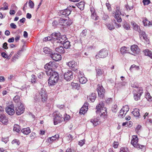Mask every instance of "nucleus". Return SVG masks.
Listing matches in <instances>:
<instances>
[{
	"instance_id": "nucleus-35",
	"label": "nucleus",
	"mask_w": 152,
	"mask_h": 152,
	"mask_svg": "<svg viewBox=\"0 0 152 152\" xmlns=\"http://www.w3.org/2000/svg\"><path fill=\"white\" fill-rule=\"evenodd\" d=\"M144 52L145 55L148 56L151 58H152V53L151 51L148 49H146L144 50Z\"/></svg>"
},
{
	"instance_id": "nucleus-63",
	"label": "nucleus",
	"mask_w": 152,
	"mask_h": 152,
	"mask_svg": "<svg viewBox=\"0 0 152 152\" xmlns=\"http://www.w3.org/2000/svg\"><path fill=\"white\" fill-rule=\"evenodd\" d=\"M70 118V116L67 114H66L64 118H63V120H64V121L68 120Z\"/></svg>"
},
{
	"instance_id": "nucleus-37",
	"label": "nucleus",
	"mask_w": 152,
	"mask_h": 152,
	"mask_svg": "<svg viewBox=\"0 0 152 152\" xmlns=\"http://www.w3.org/2000/svg\"><path fill=\"white\" fill-rule=\"evenodd\" d=\"M90 121L94 126H96L99 124V120L97 118L91 119Z\"/></svg>"
},
{
	"instance_id": "nucleus-12",
	"label": "nucleus",
	"mask_w": 152,
	"mask_h": 152,
	"mask_svg": "<svg viewBox=\"0 0 152 152\" xmlns=\"http://www.w3.org/2000/svg\"><path fill=\"white\" fill-rule=\"evenodd\" d=\"M39 92L41 97L42 101H45L47 97V93L45 89L44 88H41Z\"/></svg>"
},
{
	"instance_id": "nucleus-27",
	"label": "nucleus",
	"mask_w": 152,
	"mask_h": 152,
	"mask_svg": "<svg viewBox=\"0 0 152 152\" xmlns=\"http://www.w3.org/2000/svg\"><path fill=\"white\" fill-rule=\"evenodd\" d=\"M21 132L24 134L28 135L31 132V130L29 127H27L22 129Z\"/></svg>"
},
{
	"instance_id": "nucleus-61",
	"label": "nucleus",
	"mask_w": 152,
	"mask_h": 152,
	"mask_svg": "<svg viewBox=\"0 0 152 152\" xmlns=\"http://www.w3.org/2000/svg\"><path fill=\"white\" fill-rule=\"evenodd\" d=\"M106 7H107V9L109 11H111V7L110 6V5L109 3H106Z\"/></svg>"
},
{
	"instance_id": "nucleus-47",
	"label": "nucleus",
	"mask_w": 152,
	"mask_h": 152,
	"mask_svg": "<svg viewBox=\"0 0 152 152\" xmlns=\"http://www.w3.org/2000/svg\"><path fill=\"white\" fill-rule=\"evenodd\" d=\"M145 98L149 101L151 102L152 101V97L149 93H147L145 95Z\"/></svg>"
},
{
	"instance_id": "nucleus-6",
	"label": "nucleus",
	"mask_w": 152,
	"mask_h": 152,
	"mask_svg": "<svg viewBox=\"0 0 152 152\" xmlns=\"http://www.w3.org/2000/svg\"><path fill=\"white\" fill-rule=\"evenodd\" d=\"M138 138L137 136L133 135L132 136V139L131 140L132 144L135 147L140 149H142L145 147L144 145H139L138 143Z\"/></svg>"
},
{
	"instance_id": "nucleus-39",
	"label": "nucleus",
	"mask_w": 152,
	"mask_h": 152,
	"mask_svg": "<svg viewBox=\"0 0 152 152\" xmlns=\"http://www.w3.org/2000/svg\"><path fill=\"white\" fill-rule=\"evenodd\" d=\"M56 51L60 53H63L64 52V49L62 46H60L56 48Z\"/></svg>"
},
{
	"instance_id": "nucleus-24",
	"label": "nucleus",
	"mask_w": 152,
	"mask_h": 152,
	"mask_svg": "<svg viewBox=\"0 0 152 152\" xmlns=\"http://www.w3.org/2000/svg\"><path fill=\"white\" fill-rule=\"evenodd\" d=\"M88 109V106L85 105H83V107L81 108L79 113L80 114H84L87 111Z\"/></svg>"
},
{
	"instance_id": "nucleus-42",
	"label": "nucleus",
	"mask_w": 152,
	"mask_h": 152,
	"mask_svg": "<svg viewBox=\"0 0 152 152\" xmlns=\"http://www.w3.org/2000/svg\"><path fill=\"white\" fill-rule=\"evenodd\" d=\"M20 126L17 124H15L14 126L13 130L17 132H19L20 130Z\"/></svg>"
},
{
	"instance_id": "nucleus-3",
	"label": "nucleus",
	"mask_w": 152,
	"mask_h": 152,
	"mask_svg": "<svg viewBox=\"0 0 152 152\" xmlns=\"http://www.w3.org/2000/svg\"><path fill=\"white\" fill-rule=\"evenodd\" d=\"M113 14L115 18L118 22H121L122 21L121 15L123 16H124L125 15L124 13L123 12L122 9L120 10V8L118 7H116L115 12L113 13Z\"/></svg>"
},
{
	"instance_id": "nucleus-30",
	"label": "nucleus",
	"mask_w": 152,
	"mask_h": 152,
	"mask_svg": "<svg viewBox=\"0 0 152 152\" xmlns=\"http://www.w3.org/2000/svg\"><path fill=\"white\" fill-rule=\"evenodd\" d=\"M140 37L141 39L142 38L146 42L148 41V39L147 38L145 33L144 32H142L140 35Z\"/></svg>"
},
{
	"instance_id": "nucleus-22",
	"label": "nucleus",
	"mask_w": 152,
	"mask_h": 152,
	"mask_svg": "<svg viewBox=\"0 0 152 152\" xmlns=\"http://www.w3.org/2000/svg\"><path fill=\"white\" fill-rule=\"evenodd\" d=\"M129 51V48L128 47L123 46L121 47L120 49L121 53L122 54H124L126 53H130Z\"/></svg>"
},
{
	"instance_id": "nucleus-9",
	"label": "nucleus",
	"mask_w": 152,
	"mask_h": 152,
	"mask_svg": "<svg viewBox=\"0 0 152 152\" xmlns=\"http://www.w3.org/2000/svg\"><path fill=\"white\" fill-rule=\"evenodd\" d=\"M46 74L48 76H50V77L55 80H58L59 76L58 73L56 72L51 70L50 71H46Z\"/></svg>"
},
{
	"instance_id": "nucleus-23",
	"label": "nucleus",
	"mask_w": 152,
	"mask_h": 152,
	"mask_svg": "<svg viewBox=\"0 0 152 152\" xmlns=\"http://www.w3.org/2000/svg\"><path fill=\"white\" fill-rule=\"evenodd\" d=\"M131 24L133 26V29L135 31H138L139 33L141 32L140 27L134 21L131 22Z\"/></svg>"
},
{
	"instance_id": "nucleus-10",
	"label": "nucleus",
	"mask_w": 152,
	"mask_h": 152,
	"mask_svg": "<svg viewBox=\"0 0 152 152\" xmlns=\"http://www.w3.org/2000/svg\"><path fill=\"white\" fill-rule=\"evenodd\" d=\"M131 50L132 52L131 54L136 56L140 52V49L136 45H134L131 46Z\"/></svg>"
},
{
	"instance_id": "nucleus-16",
	"label": "nucleus",
	"mask_w": 152,
	"mask_h": 152,
	"mask_svg": "<svg viewBox=\"0 0 152 152\" xmlns=\"http://www.w3.org/2000/svg\"><path fill=\"white\" fill-rule=\"evenodd\" d=\"M24 107L23 105H20L16 108V113L18 115H20L23 113L24 111Z\"/></svg>"
},
{
	"instance_id": "nucleus-43",
	"label": "nucleus",
	"mask_w": 152,
	"mask_h": 152,
	"mask_svg": "<svg viewBox=\"0 0 152 152\" xmlns=\"http://www.w3.org/2000/svg\"><path fill=\"white\" fill-rule=\"evenodd\" d=\"M106 26L110 30H112L115 28L114 26L112 23H107Z\"/></svg>"
},
{
	"instance_id": "nucleus-58",
	"label": "nucleus",
	"mask_w": 152,
	"mask_h": 152,
	"mask_svg": "<svg viewBox=\"0 0 152 152\" xmlns=\"http://www.w3.org/2000/svg\"><path fill=\"white\" fill-rule=\"evenodd\" d=\"M143 3L144 5H148L150 2V0H143Z\"/></svg>"
},
{
	"instance_id": "nucleus-40",
	"label": "nucleus",
	"mask_w": 152,
	"mask_h": 152,
	"mask_svg": "<svg viewBox=\"0 0 152 152\" xmlns=\"http://www.w3.org/2000/svg\"><path fill=\"white\" fill-rule=\"evenodd\" d=\"M139 69V67L138 66L135 65H132L130 68V70L131 72H132L133 70H138Z\"/></svg>"
},
{
	"instance_id": "nucleus-59",
	"label": "nucleus",
	"mask_w": 152,
	"mask_h": 152,
	"mask_svg": "<svg viewBox=\"0 0 152 152\" xmlns=\"http://www.w3.org/2000/svg\"><path fill=\"white\" fill-rule=\"evenodd\" d=\"M112 99L111 98H109L106 100V103L107 104H110L112 103Z\"/></svg>"
},
{
	"instance_id": "nucleus-19",
	"label": "nucleus",
	"mask_w": 152,
	"mask_h": 152,
	"mask_svg": "<svg viewBox=\"0 0 152 152\" xmlns=\"http://www.w3.org/2000/svg\"><path fill=\"white\" fill-rule=\"evenodd\" d=\"M79 78V81L80 83L82 84L86 83L87 81L86 78L84 77L80 73L78 75Z\"/></svg>"
},
{
	"instance_id": "nucleus-41",
	"label": "nucleus",
	"mask_w": 152,
	"mask_h": 152,
	"mask_svg": "<svg viewBox=\"0 0 152 152\" xmlns=\"http://www.w3.org/2000/svg\"><path fill=\"white\" fill-rule=\"evenodd\" d=\"M123 26L124 28L127 30H129L130 28L129 24L126 22L123 23Z\"/></svg>"
},
{
	"instance_id": "nucleus-32",
	"label": "nucleus",
	"mask_w": 152,
	"mask_h": 152,
	"mask_svg": "<svg viewBox=\"0 0 152 152\" xmlns=\"http://www.w3.org/2000/svg\"><path fill=\"white\" fill-rule=\"evenodd\" d=\"M143 23L145 26H150L152 25V22L149 21L146 19L145 18L143 20Z\"/></svg>"
},
{
	"instance_id": "nucleus-1",
	"label": "nucleus",
	"mask_w": 152,
	"mask_h": 152,
	"mask_svg": "<svg viewBox=\"0 0 152 152\" xmlns=\"http://www.w3.org/2000/svg\"><path fill=\"white\" fill-rule=\"evenodd\" d=\"M52 36L55 37V39L53 42L54 44L56 43H59L63 44V43L67 40L65 35H61L59 33H53Z\"/></svg>"
},
{
	"instance_id": "nucleus-26",
	"label": "nucleus",
	"mask_w": 152,
	"mask_h": 152,
	"mask_svg": "<svg viewBox=\"0 0 152 152\" xmlns=\"http://www.w3.org/2000/svg\"><path fill=\"white\" fill-rule=\"evenodd\" d=\"M96 98V94L94 93H92L90 94L88 97V99L91 102H93L94 101Z\"/></svg>"
},
{
	"instance_id": "nucleus-51",
	"label": "nucleus",
	"mask_w": 152,
	"mask_h": 152,
	"mask_svg": "<svg viewBox=\"0 0 152 152\" xmlns=\"http://www.w3.org/2000/svg\"><path fill=\"white\" fill-rule=\"evenodd\" d=\"M87 32V30L86 29L84 30L81 33L80 36L82 37H85L86 35Z\"/></svg>"
},
{
	"instance_id": "nucleus-14",
	"label": "nucleus",
	"mask_w": 152,
	"mask_h": 152,
	"mask_svg": "<svg viewBox=\"0 0 152 152\" xmlns=\"http://www.w3.org/2000/svg\"><path fill=\"white\" fill-rule=\"evenodd\" d=\"M64 79L67 81H69L73 78L72 72L71 71L68 70L64 74Z\"/></svg>"
},
{
	"instance_id": "nucleus-50",
	"label": "nucleus",
	"mask_w": 152,
	"mask_h": 152,
	"mask_svg": "<svg viewBox=\"0 0 152 152\" xmlns=\"http://www.w3.org/2000/svg\"><path fill=\"white\" fill-rule=\"evenodd\" d=\"M119 152H129L128 149L126 147H122Z\"/></svg>"
},
{
	"instance_id": "nucleus-17",
	"label": "nucleus",
	"mask_w": 152,
	"mask_h": 152,
	"mask_svg": "<svg viewBox=\"0 0 152 152\" xmlns=\"http://www.w3.org/2000/svg\"><path fill=\"white\" fill-rule=\"evenodd\" d=\"M51 57L55 61L60 60L61 59V55L60 54L57 53L51 54Z\"/></svg>"
},
{
	"instance_id": "nucleus-56",
	"label": "nucleus",
	"mask_w": 152,
	"mask_h": 152,
	"mask_svg": "<svg viewBox=\"0 0 152 152\" xmlns=\"http://www.w3.org/2000/svg\"><path fill=\"white\" fill-rule=\"evenodd\" d=\"M36 137V134L34 132H32L31 133L30 135V137L31 139H34L35 137Z\"/></svg>"
},
{
	"instance_id": "nucleus-31",
	"label": "nucleus",
	"mask_w": 152,
	"mask_h": 152,
	"mask_svg": "<svg viewBox=\"0 0 152 152\" xmlns=\"http://www.w3.org/2000/svg\"><path fill=\"white\" fill-rule=\"evenodd\" d=\"M13 100L15 103L20 104H22L21 103L20 97L16 95L13 98Z\"/></svg>"
},
{
	"instance_id": "nucleus-15",
	"label": "nucleus",
	"mask_w": 152,
	"mask_h": 152,
	"mask_svg": "<svg viewBox=\"0 0 152 152\" xmlns=\"http://www.w3.org/2000/svg\"><path fill=\"white\" fill-rule=\"evenodd\" d=\"M67 65L72 69L73 70L75 71L77 69V62L75 61H70L67 63Z\"/></svg>"
},
{
	"instance_id": "nucleus-29",
	"label": "nucleus",
	"mask_w": 152,
	"mask_h": 152,
	"mask_svg": "<svg viewBox=\"0 0 152 152\" xmlns=\"http://www.w3.org/2000/svg\"><path fill=\"white\" fill-rule=\"evenodd\" d=\"M58 80H55L54 79H52V78L49 77L48 80V84L50 86H53L57 82Z\"/></svg>"
},
{
	"instance_id": "nucleus-55",
	"label": "nucleus",
	"mask_w": 152,
	"mask_h": 152,
	"mask_svg": "<svg viewBox=\"0 0 152 152\" xmlns=\"http://www.w3.org/2000/svg\"><path fill=\"white\" fill-rule=\"evenodd\" d=\"M12 144H16L17 145H19L20 144V142L18 140L15 139L12 141Z\"/></svg>"
},
{
	"instance_id": "nucleus-45",
	"label": "nucleus",
	"mask_w": 152,
	"mask_h": 152,
	"mask_svg": "<svg viewBox=\"0 0 152 152\" xmlns=\"http://www.w3.org/2000/svg\"><path fill=\"white\" fill-rule=\"evenodd\" d=\"M121 110H122V111H124L125 113H127L129 110V108L128 105H125L121 109Z\"/></svg>"
},
{
	"instance_id": "nucleus-52",
	"label": "nucleus",
	"mask_w": 152,
	"mask_h": 152,
	"mask_svg": "<svg viewBox=\"0 0 152 152\" xmlns=\"http://www.w3.org/2000/svg\"><path fill=\"white\" fill-rule=\"evenodd\" d=\"M118 108L117 105H113L112 107V110L114 113H116L117 112Z\"/></svg>"
},
{
	"instance_id": "nucleus-49",
	"label": "nucleus",
	"mask_w": 152,
	"mask_h": 152,
	"mask_svg": "<svg viewBox=\"0 0 152 152\" xmlns=\"http://www.w3.org/2000/svg\"><path fill=\"white\" fill-rule=\"evenodd\" d=\"M126 113H125L124 111H122V110H121L119 114V116L121 118H123L124 117Z\"/></svg>"
},
{
	"instance_id": "nucleus-53",
	"label": "nucleus",
	"mask_w": 152,
	"mask_h": 152,
	"mask_svg": "<svg viewBox=\"0 0 152 152\" xmlns=\"http://www.w3.org/2000/svg\"><path fill=\"white\" fill-rule=\"evenodd\" d=\"M31 77V82L32 83H35L36 82V76L34 75H32Z\"/></svg>"
},
{
	"instance_id": "nucleus-20",
	"label": "nucleus",
	"mask_w": 152,
	"mask_h": 152,
	"mask_svg": "<svg viewBox=\"0 0 152 152\" xmlns=\"http://www.w3.org/2000/svg\"><path fill=\"white\" fill-rule=\"evenodd\" d=\"M90 11L91 12V18L94 20H97L98 19V17L97 16L96 13L95 12V10L93 8H90Z\"/></svg>"
},
{
	"instance_id": "nucleus-5",
	"label": "nucleus",
	"mask_w": 152,
	"mask_h": 152,
	"mask_svg": "<svg viewBox=\"0 0 152 152\" xmlns=\"http://www.w3.org/2000/svg\"><path fill=\"white\" fill-rule=\"evenodd\" d=\"M54 118V123L55 125H56L58 123H60L63 120L62 115L57 112H55L53 113Z\"/></svg>"
},
{
	"instance_id": "nucleus-28",
	"label": "nucleus",
	"mask_w": 152,
	"mask_h": 152,
	"mask_svg": "<svg viewBox=\"0 0 152 152\" xmlns=\"http://www.w3.org/2000/svg\"><path fill=\"white\" fill-rule=\"evenodd\" d=\"M132 113L135 117L138 118H139L140 116L139 110L137 109H135L134 111L132 112Z\"/></svg>"
},
{
	"instance_id": "nucleus-25",
	"label": "nucleus",
	"mask_w": 152,
	"mask_h": 152,
	"mask_svg": "<svg viewBox=\"0 0 152 152\" xmlns=\"http://www.w3.org/2000/svg\"><path fill=\"white\" fill-rule=\"evenodd\" d=\"M59 137V135L58 134H56L54 136L50 137L48 138V142L51 143L53 141L56 140V139Z\"/></svg>"
},
{
	"instance_id": "nucleus-54",
	"label": "nucleus",
	"mask_w": 152,
	"mask_h": 152,
	"mask_svg": "<svg viewBox=\"0 0 152 152\" xmlns=\"http://www.w3.org/2000/svg\"><path fill=\"white\" fill-rule=\"evenodd\" d=\"M0 9H1L3 10H7L8 9V4L5 3L4 4V6L3 7H1L0 8Z\"/></svg>"
},
{
	"instance_id": "nucleus-33",
	"label": "nucleus",
	"mask_w": 152,
	"mask_h": 152,
	"mask_svg": "<svg viewBox=\"0 0 152 152\" xmlns=\"http://www.w3.org/2000/svg\"><path fill=\"white\" fill-rule=\"evenodd\" d=\"M77 7L81 10H83L84 7V4L83 2H80L79 3H78L75 5Z\"/></svg>"
},
{
	"instance_id": "nucleus-62",
	"label": "nucleus",
	"mask_w": 152,
	"mask_h": 152,
	"mask_svg": "<svg viewBox=\"0 0 152 152\" xmlns=\"http://www.w3.org/2000/svg\"><path fill=\"white\" fill-rule=\"evenodd\" d=\"M10 26L12 28L14 29H15L17 28L16 25L13 23H12L10 24Z\"/></svg>"
},
{
	"instance_id": "nucleus-11",
	"label": "nucleus",
	"mask_w": 152,
	"mask_h": 152,
	"mask_svg": "<svg viewBox=\"0 0 152 152\" xmlns=\"http://www.w3.org/2000/svg\"><path fill=\"white\" fill-rule=\"evenodd\" d=\"M97 90L99 96L103 98L104 95L105 90L102 86L99 84L97 85Z\"/></svg>"
},
{
	"instance_id": "nucleus-34",
	"label": "nucleus",
	"mask_w": 152,
	"mask_h": 152,
	"mask_svg": "<svg viewBox=\"0 0 152 152\" xmlns=\"http://www.w3.org/2000/svg\"><path fill=\"white\" fill-rule=\"evenodd\" d=\"M64 48L65 49H68L70 46V42L68 40L65 41L63 44Z\"/></svg>"
},
{
	"instance_id": "nucleus-60",
	"label": "nucleus",
	"mask_w": 152,
	"mask_h": 152,
	"mask_svg": "<svg viewBox=\"0 0 152 152\" xmlns=\"http://www.w3.org/2000/svg\"><path fill=\"white\" fill-rule=\"evenodd\" d=\"M85 140H84L80 141L78 143V144L81 146H82L85 144Z\"/></svg>"
},
{
	"instance_id": "nucleus-44",
	"label": "nucleus",
	"mask_w": 152,
	"mask_h": 152,
	"mask_svg": "<svg viewBox=\"0 0 152 152\" xmlns=\"http://www.w3.org/2000/svg\"><path fill=\"white\" fill-rule=\"evenodd\" d=\"M43 51L45 54H50L51 50L48 47H45L43 48Z\"/></svg>"
},
{
	"instance_id": "nucleus-8",
	"label": "nucleus",
	"mask_w": 152,
	"mask_h": 152,
	"mask_svg": "<svg viewBox=\"0 0 152 152\" xmlns=\"http://www.w3.org/2000/svg\"><path fill=\"white\" fill-rule=\"evenodd\" d=\"M107 55V51L105 49H102L99 51L98 55H96L95 57L96 59L99 58H104L106 57Z\"/></svg>"
},
{
	"instance_id": "nucleus-21",
	"label": "nucleus",
	"mask_w": 152,
	"mask_h": 152,
	"mask_svg": "<svg viewBox=\"0 0 152 152\" xmlns=\"http://www.w3.org/2000/svg\"><path fill=\"white\" fill-rule=\"evenodd\" d=\"M6 111L9 115H12L15 113V110L13 108H12L9 107H7L6 108Z\"/></svg>"
},
{
	"instance_id": "nucleus-38",
	"label": "nucleus",
	"mask_w": 152,
	"mask_h": 152,
	"mask_svg": "<svg viewBox=\"0 0 152 152\" xmlns=\"http://www.w3.org/2000/svg\"><path fill=\"white\" fill-rule=\"evenodd\" d=\"M96 76L97 77L98 76H99L102 75L103 73V71L100 69H96Z\"/></svg>"
},
{
	"instance_id": "nucleus-2",
	"label": "nucleus",
	"mask_w": 152,
	"mask_h": 152,
	"mask_svg": "<svg viewBox=\"0 0 152 152\" xmlns=\"http://www.w3.org/2000/svg\"><path fill=\"white\" fill-rule=\"evenodd\" d=\"M104 105H97L96 107V113H100V116L104 118L107 115V109Z\"/></svg>"
},
{
	"instance_id": "nucleus-7",
	"label": "nucleus",
	"mask_w": 152,
	"mask_h": 152,
	"mask_svg": "<svg viewBox=\"0 0 152 152\" xmlns=\"http://www.w3.org/2000/svg\"><path fill=\"white\" fill-rule=\"evenodd\" d=\"M57 67L55 62L54 61H50L44 66L45 69L47 70L46 71H50L51 70L53 71Z\"/></svg>"
},
{
	"instance_id": "nucleus-18",
	"label": "nucleus",
	"mask_w": 152,
	"mask_h": 152,
	"mask_svg": "<svg viewBox=\"0 0 152 152\" xmlns=\"http://www.w3.org/2000/svg\"><path fill=\"white\" fill-rule=\"evenodd\" d=\"M0 121L5 125H7L8 123V119L4 114L0 115Z\"/></svg>"
},
{
	"instance_id": "nucleus-57",
	"label": "nucleus",
	"mask_w": 152,
	"mask_h": 152,
	"mask_svg": "<svg viewBox=\"0 0 152 152\" xmlns=\"http://www.w3.org/2000/svg\"><path fill=\"white\" fill-rule=\"evenodd\" d=\"M28 4L29 6L31 8H32L34 7V4L31 0L29 1Z\"/></svg>"
},
{
	"instance_id": "nucleus-46",
	"label": "nucleus",
	"mask_w": 152,
	"mask_h": 152,
	"mask_svg": "<svg viewBox=\"0 0 152 152\" xmlns=\"http://www.w3.org/2000/svg\"><path fill=\"white\" fill-rule=\"evenodd\" d=\"M133 5H130L128 4L125 5V7L126 10L128 11H129L133 8Z\"/></svg>"
},
{
	"instance_id": "nucleus-64",
	"label": "nucleus",
	"mask_w": 152,
	"mask_h": 152,
	"mask_svg": "<svg viewBox=\"0 0 152 152\" xmlns=\"http://www.w3.org/2000/svg\"><path fill=\"white\" fill-rule=\"evenodd\" d=\"M118 145V142H114L113 143V147L115 148H117Z\"/></svg>"
},
{
	"instance_id": "nucleus-36",
	"label": "nucleus",
	"mask_w": 152,
	"mask_h": 152,
	"mask_svg": "<svg viewBox=\"0 0 152 152\" xmlns=\"http://www.w3.org/2000/svg\"><path fill=\"white\" fill-rule=\"evenodd\" d=\"M52 34L50 36L48 37H45L44 39V41H50L53 40L54 41L55 39V37L52 36Z\"/></svg>"
},
{
	"instance_id": "nucleus-48",
	"label": "nucleus",
	"mask_w": 152,
	"mask_h": 152,
	"mask_svg": "<svg viewBox=\"0 0 152 152\" xmlns=\"http://www.w3.org/2000/svg\"><path fill=\"white\" fill-rule=\"evenodd\" d=\"M71 86L72 88L74 89H77V88L79 86L78 84L77 83H72Z\"/></svg>"
},
{
	"instance_id": "nucleus-13",
	"label": "nucleus",
	"mask_w": 152,
	"mask_h": 152,
	"mask_svg": "<svg viewBox=\"0 0 152 152\" xmlns=\"http://www.w3.org/2000/svg\"><path fill=\"white\" fill-rule=\"evenodd\" d=\"M67 21V20L61 18L57 17L55 18L54 20V22L53 23V24L56 26V25L55 24V22H58L59 25L65 26L66 24V23Z\"/></svg>"
},
{
	"instance_id": "nucleus-4",
	"label": "nucleus",
	"mask_w": 152,
	"mask_h": 152,
	"mask_svg": "<svg viewBox=\"0 0 152 152\" xmlns=\"http://www.w3.org/2000/svg\"><path fill=\"white\" fill-rule=\"evenodd\" d=\"M131 86L133 87L136 88L133 91L134 96V99L136 101L140 99L142 94L143 93L142 90L141 88L137 87L135 86H134L132 85Z\"/></svg>"
}]
</instances>
